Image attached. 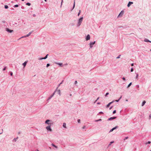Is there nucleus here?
Returning <instances> with one entry per match:
<instances>
[{
	"instance_id": "f257e3e1",
	"label": "nucleus",
	"mask_w": 151,
	"mask_h": 151,
	"mask_svg": "<svg viewBox=\"0 0 151 151\" xmlns=\"http://www.w3.org/2000/svg\"><path fill=\"white\" fill-rule=\"evenodd\" d=\"M83 17H81L80 18L78 21V23L77 24V26L79 27V26L81 24L82 22L83 21Z\"/></svg>"
},
{
	"instance_id": "f03ea898",
	"label": "nucleus",
	"mask_w": 151,
	"mask_h": 151,
	"mask_svg": "<svg viewBox=\"0 0 151 151\" xmlns=\"http://www.w3.org/2000/svg\"><path fill=\"white\" fill-rule=\"evenodd\" d=\"M45 123L51 125L53 124V122L52 120L47 119L45 121Z\"/></svg>"
},
{
	"instance_id": "7ed1b4c3",
	"label": "nucleus",
	"mask_w": 151,
	"mask_h": 151,
	"mask_svg": "<svg viewBox=\"0 0 151 151\" xmlns=\"http://www.w3.org/2000/svg\"><path fill=\"white\" fill-rule=\"evenodd\" d=\"M56 90H57V89H56L55 90V91H54L53 93L50 96V97H49L48 98V99H47L48 101L50 100L51 99V98L54 95L55 93L56 92Z\"/></svg>"
},
{
	"instance_id": "20e7f679",
	"label": "nucleus",
	"mask_w": 151,
	"mask_h": 151,
	"mask_svg": "<svg viewBox=\"0 0 151 151\" xmlns=\"http://www.w3.org/2000/svg\"><path fill=\"white\" fill-rule=\"evenodd\" d=\"M95 43V41L91 42L89 44L90 48H92L93 47V45H94Z\"/></svg>"
},
{
	"instance_id": "39448f33",
	"label": "nucleus",
	"mask_w": 151,
	"mask_h": 151,
	"mask_svg": "<svg viewBox=\"0 0 151 151\" xmlns=\"http://www.w3.org/2000/svg\"><path fill=\"white\" fill-rule=\"evenodd\" d=\"M118 128V126H116L115 127H113L112 129H111L109 132H112L114 130Z\"/></svg>"
},
{
	"instance_id": "423d86ee",
	"label": "nucleus",
	"mask_w": 151,
	"mask_h": 151,
	"mask_svg": "<svg viewBox=\"0 0 151 151\" xmlns=\"http://www.w3.org/2000/svg\"><path fill=\"white\" fill-rule=\"evenodd\" d=\"M46 128L47 131H52V129L50 127V125L46 127Z\"/></svg>"
},
{
	"instance_id": "0eeeda50",
	"label": "nucleus",
	"mask_w": 151,
	"mask_h": 151,
	"mask_svg": "<svg viewBox=\"0 0 151 151\" xmlns=\"http://www.w3.org/2000/svg\"><path fill=\"white\" fill-rule=\"evenodd\" d=\"M6 31L10 33H11L13 32V30L10 29H9L7 28H6Z\"/></svg>"
},
{
	"instance_id": "6e6552de",
	"label": "nucleus",
	"mask_w": 151,
	"mask_h": 151,
	"mask_svg": "<svg viewBox=\"0 0 151 151\" xmlns=\"http://www.w3.org/2000/svg\"><path fill=\"white\" fill-rule=\"evenodd\" d=\"M116 116H113L111 117L110 118H109L108 119V121H111L114 119H115L116 118Z\"/></svg>"
},
{
	"instance_id": "1a4fd4ad",
	"label": "nucleus",
	"mask_w": 151,
	"mask_h": 151,
	"mask_svg": "<svg viewBox=\"0 0 151 151\" xmlns=\"http://www.w3.org/2000/svg\"><path fill=\"white\" fill-rule=\"evenodd\" d=\"M55 63L56 64L59 65L60 67L63 66V64L62 63H59L58 62H55Z\"/></svg>"
},
{
	"instance_id": "9d476101",
	"label": "nucleus",
	"mask_w": 151,
	"mask_h": 151,
	"mask_svg": "<svg viewBox=\"0 0 151 151\" xmlns=\"http://www.w3.org/2000/svg\"><path fill=\"white\" fill-rule=\"evenodd\" d=\"M124 13V11H121V12L119 14L118 17H119L122 16L123 14Z\"/></svg>"
},
{
	"instance_id": "9b49d317",
	"label": "nucleus",
	"mask_w": 151,
	"mask_h": 151,
	"mask_svg": "<svg viewBox=\"0 0 151 151\" xmlns=\"http://www.w3.org/2000/svg\"><path fill=\"white\" fill-rule=\"evenodd\" d=\"M90 39V36L89 35H88L87 36H86V40L87 41L88 40H89Z\"/></svg>"
},
{
	"instance_id": "f8f14e48",
	"label": "nucleus",
	"mask_w": 151,
	"mask_h": 151,
	"mask_svg": "<svg viewBox=\"0 0 151 151\" xmlns=\"http://www.w3.org/2000/svg\"><path fill=\"white\" fill-rule=\"evenodd\" d=\"M114 100H113V101H112L109 103L107 105V106H106V107L107 108H108L109 107L110 105L111 104H112V103H113V102H114Z\"/></svg>"
},
{
	"instance_id": "ddd939ff",
	"label": "nucleus",
	"mask_w": 151,
	"mask_h": 151,
	"mask_svg": "<svg viewBox=\"0 0 151 151\" xmlns=\"http://www.w3.org/2000/svg\"><path fill=\"white\" fill-rule=\"evenodd\" d=\"M133 3V2H131V1H129L128 3L127 4V6L128 7H129Z\"/></svg>"
},
{
	"instance_id": "4468645a",
	"label": "nucleus",
	"mask_w": 151,
	"mask_h": 151,
	"mask_svg": "<svg viewBox=\"0 0 151 151\" xmlns=\"http://www.w3.org/2000/svg\"><path fill=\"white\" fill-rule=\"evenodd\" d=\"M144 41L145 42H150L151 43V41L149 40H148L147 39H145Z\"/></svg>"
},
{
	"instance_id": "2eb2a0df",
	"label": "nucleus",
	"mask_w": 151,
	"mask_h": 151,
	"mask_svg": "<svg viewBox=\"0 0 151 151\" xmlns=\"http://www.w3.org/2000/svg\"><path fill=\"white\" fill-rule=\"evenodd\" d=\"M27 63V61H25L24 63L23 64H22V65H23V66L25 67Z\"/></svg>"
},
{
	"instance_id": "dca6fc26",
	"label": "nucleus",
	"mask_w": 151,
	"mask_h": 151,
	"mask_svg": "<svg viewBox=\"0 0 151 151\" xmlns=\"http://www.w3.org/2000/svg\"><path fill=\"white\" fill-rule=\"evenodd\" d=\"M63 127L65 128H66V124L65 123H63Z\"/></svg>"
},
{
	"instance_id": "f3484780",
	"label": "nucleus",
	"mask_w": 151,
	"mask_h": 151,
	"mask_svg": "<svg viewBox=\"0 0 151 151\" xmlns=\"http://www.w3.org/2000/svg\"><path fill=\"white\" fill-rule=\"evenodd\" d=\"M146 102L145 101H144L142 102V106H144Z\"/></svg>"
},
{
	"instance_id": "a211bd4d",
	"label": "nucleus",
	"mask_w": 151,
	"mask_h": 151,
	"mask_svg": "<svg viewBox=\"0 0 151 151\" xmlns=\"http://www.w3.org/2000/svg\"><path fill=\"white\" fill-rule=\"evenodd\" d=\"M114 142V141H111L110 142V143L108 145V147H109Z\"/></svg>"
},
{
	"instance_id": "6ab92c4d",
	"label": "nucleus",
	"mask_w": 151,
	"mask_h": 151,
	"mask_svg": "<svg viewBox=\"0 0 151 151\" xmlns=\"http://www.w3.org/2000/svg\"><path fill=\"white\" fill-rule=\"evenodd\" d=\"M57 91V92L58 94L60 95V90H56V91Z\"/></svg>"
},
{
	"instance_id": "aec40b11",
	"label": "nucleus",
	"mask_w": 151,
	"mask_h": 151,
	"mask_svg": "<svg viewBox=\"0 0 151 151\" xmlns=\"http://www.w3.org/2000/svg\"><path fill=\"white\" fill-rule=\"evenodd\" d=\"M63 81H62L61 82V83H60V84L58 85V87H57V89H57H57H58V87H59L60 86V85L63 83Z\"/></svg>"
},
{
	"instance_id": "412c9836",
	"label": "nucleus",
	"mask_w": 151,
	"mask_h": 151,
	"mask_svg": "<svg viewBox=\"0 0 151 151\" xmlns=\"http://www.w3.org/2000/svg\"><path fill=\"white\" fill-rule=\"evenodd\" d=\"M51 145L53 146V147H55V148H58V147L57 146L55 145L54 144H51Z\"/></svg>"
},
{
	"instance_id": "4be33fe9",
	"label": "nucleus",
	"mask_w": 151,
	"mask_h": 151,
	"mask_svg": "<svg viewBox=\"0 0 151 151\" xmlns=\"http://www.w3.org/2000/svg\"><path fill=\"white\" fill-rule=\"evenodd\" d=\"M75 0H74V2L73 5V8H72V9L71 10H72L73 9H74V7H75Z\"/></svg>"
},
{
	"instance_id": "5701e85b",
	"label": "nucleus",
	"mask_w": 151,
	"mask_h": 151,
	"mask_svg": "<svg viewBox=\"0 0 151 151\" xmlns=\"http://www.w3.org/2000/svg\"><path fill=\"white\" fill-rule=\"evenodd\" d=\"M132 84V82H131L129 84V85H128L127 88H129Z\"/></svg>"
},
{
	"instance_id": "b1692460",
	"label": "nucleus",
	"mask_w": 151,
	"mask_h": 151,
	"mask_svg": "<svg viewBox=\"0 0 151 151\" xmlns=\"http://www.w3.org/2000/svg\"><path fill=\"white\" fill-rule=\"evenodd\" d=\"M18 137H17V138H14L13 141H14L15 142H16L17 141V139H18Z\"/></svg>"
},
{
	"instance_id": "393cba45",
	"label": "nucleus",
	"mask_w": 151,
	"mask_h": 151,
	"mask_svg": "<svg viewBox=\"0 0 151 151\" xmlns=\"http://www.w3.org/2000/svg\"><path fill=\"white\" fill-rule=\"evenodd\" d=\"M48 55V54H47L44 58H43L44 59H46L47 58Z\"/></svg>"
},
{
	"instance_id": "a878e982",
	"label": "nucleus",
	"mask_w": 151,
	"mask_h": 151,
	"mask_svg": "<svg viewBox=\"0 0 151 151\" xmlns=\"http://www.w3.org/2000/svg\"><path fill=\"white\" fill-rule=\"evenodd\" d=\"M9 8V6L8 5H4V8L6 9H7L8 8Z\"/></svg>"
},
{
	"instance_id": "bb28decb",
	"label": "nucleus",
	"mask_w": 151,
	"mask_h": 151,
	"mask_svg": "<svg viewBox=\"0 0 151 151\" xmlns=\"http://www.w3.org/2000/svg\"><path fill=\"white\" fill-rule=\"evenodd\" d=\"M26 5L28 6H30L31 5V4L29 2H28L26 4Z\"/></svg>"
},
{
	"instance_id": "cd10ccee",
	"label": "nucleus",
	"mask_w": 151,
	"mask_h": 151,
	"mask_svg": "<svg viewBox=\"0 0 151 151\" xmlns=\"http://www.w3.org/2000/svg\"><path fill=\"white\" fill-rule=\"evenodd\" d=\"M136 74L137 75H136V78L137 80H138V74L137 73H136Z\"/></svg>"
},
{
	"instance_id": "c85d7f7f",
	"label": "nucleus",
	"mask_w": 151,
	"mask_h": 151,
	"mask_svg": "<svg viewBox=\"0 0 151 151\" xmlns=\"http://www.w3.org/2000/svg\"><path fill=\"white\" fill-rule=\"evenodd\" d=\"M101 120H102L101 119H98V120H95V122H99V121H101Z\"/></svg>"
},
{
	"instance_id": "c756f323",
	"label": "nucleus",
	"mask_w": 151,
	"mask_h": 151,
	"mask_svg": "<svg viewBox=\"0 0 151 151\" xmlns=\"http://www.w3.org/2000/svg\"><path fill=\"white\" fill-rule=\"evenodd\" d=\"M81 13V10H79V12H78V16H79V15H80V14Z\"/></svg>"
},
{
	"instance_id": "7c9ffc66",
	"label": "nucleus",
	"mask_w": 151,
	"mask_h": 151,
	"mask_svg": "<svg viewBox=\"0 0 151 151\" xmlns=\"http://www.w3.org/2000/svg\"><path fill=\"white\" fill-rule=\"evenodd\" d=\"M19 6V5L18 4H16L14 5V7L15 8V7H17Z\"/></svg>"
},
{
	"instance_id": "2f4dec72",
	"label": "nucleus",
	"mask_w": 151,
	"mask_h": 151,
	"mask_svg": "<svg viewBox=\"0 0 151 151\" xmlns=\"http://www.w3.org/2000/svg\"><path fill=\"white\" fill-rule=\"evenodd\" d=\"M6 66H4V68H3V71H4V70H6Z\"/></svg>"
},
{
	"instance_id": "473e14b6",
	"label": "nucleus",
	"mask_w": 151,
	"mask_h": 151,
	"mask_svg": "<svg viewBox=\"0 0 151 151\" xmlns=\"http://www.w3.org/2000/svg\"><path fill=\"white\" fill-rule=\"evenodd\" d=\"M150 143H151V141H148L146 143V144L147 145L148 144H150Z\"/></svg>"
},
{
	"instance_id": "72a5a7b5",
	"label": "nucleus",
	"mask_w": 151,
	"mask_h": 151,
	"mask_svg": "<svg viewBox=\"0 0 151 151\" xmlns=\"http://www.w3.org/2000/svg\"><path fill=\"white\" fill-rule=\"evenodd\" d=\"M133 71H134V69H133V68H131V70H130L131 72H132Z\"/></svg>"
},
{
	"instance_id": "f704fd0d",
	"label": "nucleus",
	"mask_w": 151,
	"mask_h": 151,
	"mask_svg": "<svg viewBox=\"0 0 151 151\" xmlns=\"http://www.w3.org/2000/svg\"><path fill=\"white\" fill-rule=\"evenodd\" d=\"M50 64H49V63L47 64V65H46V67L48 68L49 66H50Z\"/></svg>"
},
{
	"instance_id": "c9c22d12",
	"label": "nucleus",
	"mask_w": 151,
	"mask_h": 151,
	"mask_svg": "<svg viewBox=\"0 0 151 151\" xmlns=\"http://www.w3.org/2000/svg\"><path fill=\"white\" fill-rule=\"evenodd\" d=\"M99 99V97H98L97 98V99H96V100L95 101L94 103H95Z\"/></svg>"
},
{
	"instance_id": "e433bc0d",
	"label": "nucleus",
	"mask_w": 151,
	"mask_h": 151,
	"mask_svg": "<svg viewBox=\"0 0 151 151\" xmlns=\"http://www.w3.org/2000/svg\"><path fill=\"white\" fill-rule=\"evenodd\" d=\"M121 56V55H119L118 56H117L116 57V58L119 59V58H120V57Z\"/></svg>"
},
{
	"instance_id": "4c0bfd02",
	"label": "nucleus",
	"mask_w": 151,
	"mask_h": 151,
	"mask_svg": "<svg viewBox=\"0 0 151 151\" xmlns=\"http://www.w3.org/2000/svg\"><path fill=\"white\" fill-rule=\"evenodd\" d=\"M116 110H114L113 112V114H114L116 113Z\"/></svg>"
},
{
	"instance_id": "58836bf2",
	"label": "nucleus",
	"mask_w": 151,
	"mask_h": 151,
	"mask_svg": "<svg viewBox=\"0 0 151 151\" xmlns=\"http://www.w3.org/2000/svg\"><path fill=\"white\" fill-rule=\"evenodd\" d=\"M43 59H44L43 58H40L38 59V60H41Z\"/></svg>"
},
{
	"instance_id": "ea45409f",
	"label": "nucleus",
	"mask_w": 151,
	"mask_h": 151,
	"mask_svg": "<svg viewBox=\"0 0 151 151\" xmlns=\"http://www.w3.org/2000/svg\"><path fill=\"white\" fill-rule=\"evenodd\" d=\"M33 32V31H31L29 33V34H30V35Z\"/></svg>"
},
{
	"instance_id": "a19ab883",
	"label": "nucleus",
	"mask_w": 151,
	"mask_h": 151,
	"mask_svg": "<svg viewBox=\"0 0 151 151\" xmlns=\"http://www.w3.org/2000/svg\"><path fill=\"white\" fill-rule=\"evenodd\" d=\"M63 2V0H61V5H60V7H61L62 5V3Z\"/></svg>"
},
{
	"instance_id": "79ce46f5",
	"label": "nucleus",
	"mask_w": 151,
	"mask_h": 151,
	"mask_svg": "<svg viewBox=\"0 0 151 151\" xmlns=\"http://www.w3.org/2000/svg\"><path fill=\"white\" fill-rule=\"evenodd\" d=\"M122 79L124 80V81H126V79H125V77H123L122 78Z\"/></svg>"
},
{
	"instance_id": "37998d69",
	"label": "nucleus",
	"mask_w": 151,
	"mask_h": 151,
	"mask_svg": "<svg viewBox=\"0 0 151 151\" xmlns=\"http://www.w3.org/2000/svg\"><path fill=\"white\" fill-rule=\"evenodd\" d=\"M128 137H125L124 138V140H126V139H128Z\"/></svg>"
},
{
	"instance_id": "c03bdc74",
	"label": "nucleus",
	"mask_w": 151,
	"mask_h": 151,
	"mask_svg": "<svg viewBox=\"0 0 151 151\" xmlns=\"http://www.w3.org/2000/svg\"><path fill=\"white\" fill-rule=\"evenodd\" d=\"M109 94V93L108 92H107L106 93L105 96H106L107 95Z\"/></svg>"
},
{
	"instance_id": "a18cd8bd",
	"label": "nucleus",
	"mask_w": 151,
	"mask_h": 151,
	"mask_svg": "<svg viewBox=\"0 0 151 151\" xmlns=\"http://www.w3.org/2000/svg\"><path fill=\"white\" fill-rule=\"evenodd\" d=\"M80 119H78V123H80Z\"/></svg>"
},
{
	"instance_id": "49530a36",
	"label": "nucleus",
	"mask_w": 151,
	"mask_h": 151,
	"mask_svg": "<svg viewBox=\"0 0 151 151\" xmlns=\"http://www.w3.org/2000/svg\"><path fill=\"white\" fill-rule=\"evenodd\" d=\"M29 35H30V34H29V33L27 35H26V37H29Z\"/></svg>"
},
{
	"instance_id": "de8ad7c7",
	"label": "nucleus",
	"mask_w": 151,
	"mask_h": 151,
	"mask_svg": "<svg viewBox=\"0 0 151 151\" xmlns=\"http://www.w3.org/2000/svg\"><path fill=\"white\" fill-rule=\"evenodd\" d=\"M86 128V127L85 126H84L83 127V129H85Z\"/></svg>"
},
{
	"instance_id": "09e8293b",
	"label": "nucleus",
	"mask_w": 151,
	"mask_h": 151,
	"mask_svg": "<svg viewBox=\"0 0 151 151\" xmlns=\"http://www.w3.org/2000/svg\"><path fill=\"white\" fill-rule=\"evenodd\" d=\"M151 118V114H150L149 116V119H150Z\"/></svg>"
},
{
	"instance_id": "8fccbe9b",
	"label": "nucleus",
	"mask_w": 151,
	"mask_h": 151,
	"mask_svg": "<svg viewBox=\"0 0 151 151\" xmlns=\"http://www.w3.org/2000/svg\"><path fill=\"white\" fill-rule=\"evenodd\" d=\"M77 83V81H75L74 82V84H76Z\"/></svg>"
},
{
	"instance_id": "3c124183",
	"label": "nucleus",
	"mask_w": 151,
	"mask_h": 151,
	"mask_svg": "<svg viewBox=\"0 0 151 151\" xmlns=\"http://www.w3.org/2000/svg\"><path fill=\"white\" fill-rule=\"evenodd\" d=\"M113 107V106H111L110 108H109V109H111Z\"/></svg>"
},
{
	"instance_id": "603ef678",
	"label": "nucleus",
	"mask_w": 151,
	"mask_h": 151,
	"mask_svg": "<svg viewBox=\"0 0 151 151\" xmlns=\"http://www.w3.org/2000/svg\"><path fill=\"white\" fill-rule=\"evenodd\" d=\"M13 73L12 72H11L10 73V75L11 76H12L13 75Z\"/></svg>"
},
{
	"instance_id": "864d4df0",
	"label": "nucleus",
	"mask_w": 151,
	"mask_h": 151,
	"mask_svg": "<svg viewBox=\"0 0 151 151\" xmlns=\"http://www.w3.org/2000/svg\"><path fill=\"white\" fill-rule=\"evenodd\" d=\"M26 37V35H25V36H23L21 38H24V37Z\"/></svg>"
},
{
	"instance_id": "5fc2aeb1",
	"label": "nucleus",
	"mask_w": 151,
	"mask_h": 151,
	"mask_svg": "<svg viewBox=\"0 0 151 151\" xmlns=\"http://www.w3.org/2000/svg\"><path fill=\"white\" fill-rule=\"evenodd\" d=\"M99 114H103L104 113L102 111H101V112H100L99 113Z\"/></svg>"
},
{
	"instance_id": "6e6d98bb",
	"label": "nucleus",
	"mask_w": 151,
	"mask_h": 151,
	"mask_svg": "<svg viewBox=\"0 0 151 151\" xmlns=\"http://www.w3.org/2000/svg\"><path fill=\"white\" fill-rule=\"evenodd\" d=\"M134 64L133 63H132L131 64V66H134Z\"/></svg>"
},
{
	"instance_id": "4d7b16f0",
	"label": "nucleus",
	"mask_w": 151,
	"mask_h": 151,
	"mask_svg": "<svg viewBox=\"0 0 151 151\" xmlns=\"http://www.w3.org/2000/svg\"><path fill=\"white\" fill-rule=\"evenodd\" d=\"M119 101V100L118 99V100H116L115 101L116 102H118Z\"/></svg>"
},
{
	"instance_id": "13d9d810",
	"label": "nucleus",
	"mask_w": 151,
	"mask_h": 151,
	"mask_svg": "<svg viewBox=\"0 0 151 151\" xmlns=\"http://www.w3.org/2000/svg\"><path fill=\"white\" fill-rule=\"evenodd\" d=\"M136 86L137 88H139V86L138 85H137Z\"/></svg>"
},
{
	"instance_id": "bf43d9fd",
	"label": "nucleus",
	"mask_w": 151,
	"mask_h": 151,
	"mask_svg": "<svg viewBox=\"0 0 151 151\" xmlns=\"http://www.w3.org/2000/svg\"><path fill=\"white\" fill-rule=\"evenodd\" d=\"M32 16L34 17H36V15L35 14H33Z\"/></svg>"
},
{
	"instance_id": "052dcab7",
	"label": "nucleus",
	"mask_w": 151,
	"mask_h": 151,
	"mask_svg": "<svg viewBox=\"0 0 151 151\" xmlns=\"http://www.w3.org/2000/svg\"><path fill=\"white\" fill-rule=\"evenodd\" d=\"M2 22L3 23H5L6 22H5V21H2Z\"/></svg>"
},
{
	"instance_id": "680f3d73",
	"label": "nucleus",
	"mask_w": 151,
	"mask_h": 151,
	"mask_svg": "<svg viewBox=\"0 0 151 151\" xmlns=\"http://www.w3.org/2000/svg\"><path fill=\"white\" fill-rule=\"evenodd\" d=\"M122 96H120V97L119 98V100H120L121 98H122Z\"/></svg>"
},
{
	"instance_id": "e2e57ef3",
	"label": "nucleus",
	"mask_w": 151,
	"mask_h": 151,
	"mask_svg": "<svg viewBox=\"0 0 151 151\" xmlns=\"http://www.w3.org/2000/svg\"><path fill=\"white\" fill-rule=\"evenodd\" d=\"M101 104V103H100V102H98V103H97V104Z\"/></svg>"
},
{
	"instance_id": "0e129e2a",
	"label": "nucleus",
	"mask_w": 151,
	"mask_h": 151,
	"mask_svg": "<svg viewBox=\"0 0 151 151\" xmlns=\"http://www.w3.org/2000/svg\"><path fill=\"white\" fill-rule=\"evenodd\" d=\"M74 24H73V23L72 24V26H74Z\"/></svg>"
},
{
	"instance_id": "69168bd1",
	"label": "nucleus",
	"mask_w": 151,
	"mask_h": 151,
	"mask_svg": "<svg viewBox=\"0 0 151 151\" xmlns=\"http://www.w3.org/2000/svg\"><path fill=\"white\" fill-rule=\"evenodd\" d=\"M68 65V64L67 63H66V64H65V65Z\"/></svg>"
},
{
	"instance_id": "338daca9",
	"label": "nucleus",
	"mask_w": 151,
	"mask_h": 151,
	"mask_svg": "<svg viewBox=\"0 0 151 151\" xmlns=\"http://www.w3.org/2000/svg\"><path fill=\"white\" fill-rule=\"evenodd\" d=\"M2 132L1 133H0V134H2Z\"/></svg>"
},
{
	"instance_id": "774afa93",
	"label": "nucleus",
	"mask_w": 151,
	"mask_h": 151,
	"mask_svg": "<svg viewBox=\"0 0 151 151\" xmlns=\"http://www.w3.org/2000/svg\"><path fill=\"white\" fill-rule=\"evenodd\" d=\"M37 151H39L38 150H37Z\"/></svg>"
}]
</instances>
